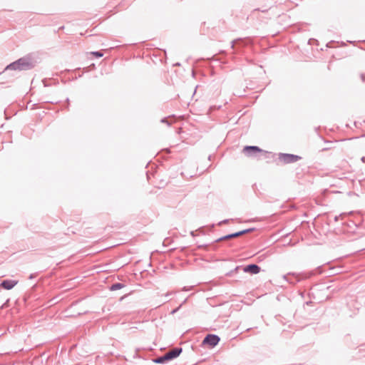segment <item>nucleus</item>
Segmentation results:
<instances>
[{"instance_id":"f3484780","label":"nucleus","mask_w":365,"mask_h":365,"mask_svg":"<svg viewBox=\"0 0 365 365\" xmlns=\"http://www.w3.org/2000/svg\"><path fill=\"white\" fill-rule=\"evenodd\" d=\"M343 215H344V214H340L339 215H336V216L334 217V221H335V222H337V221L339 220V219L341 216H343Z\"/></svg>"},{"instance_id":"423d86ee","label":"nucleus","mask_w":365,"mask_h":365,"mask_svg":"<svg viewBox=\"0 0 365 365\" xmlns=\"http://www.w3.org/2000/svg\"><path fill=\"white\" fill-rule=\"evenodd\" d=\"M220 341V336L216 334H209L205 336L202 341V344L208 345L211 348L216 346Z\"/></svg>"},{"instance_id":"6ab92c4d","label":"nucleus","mask_w":365,"mask_h":365,"mask_svg":"<svg viewBox=\"0 0 365 365\" xmlns=\"http://www.w3.org/2000/svg\"><path fill=\"white\" fill-rule=\"evenodd\" d=\"M240 41V39H237V40H234V41H232L231 48H234V46H235V43H236L237 41Z\"/></svg>"},{"instance_id":"f03ea898","label":"nucleus","mask_w":365,"mask_h":365,"mask_svg":"<svg viewBox=\"0 0 365 365\" xmlns=\"http://www.w3.org/2000/svg\"><path fill=\"white\" fill-rule=\"evenodd\" d=\"M255 230V227H251V228L242 230H240V231H238V232H234V233L228 234L227 235L222 236V237L215 240V242H222V241L228 240H230V239H232V238L238 237H240V236H242L243 235H245V234H247V233H250V232H253Z\"/></svg>"},{"instance_id":"bb28decb","label":"nucleus","mask_w":365,"mask_h":365,"mask_svg":"<svg viewBox=\"0 0 365 365\" xmlns=\"http://www.w3.org/2000/svg\"><path fill=\"white\" fill-rule=\"evenodd\" d=\"M232 245V243L228 244V246H230V247H231Z\"/></svg>"},{"instance_id":"39448f33","label":"nucleus","mask_w":365,"mask_h":365,"mask_svg":"<svg viewBox=\"0 0 365 365\" xmlns=\"http://www.w3.org/2000/svg\"><path fill=\"white\" fill-rule=\"evenodd\" d=\"M242 152L247 157H257L258 153L264 150L256 145H246L243 148Z\"/></svg>"},{"instance_id":"f8f14e48","label":"nucleus","mask_w":365,"mask_h":365,"mask_svg":"<svg viewBox=\"0 0 365 365\" xmlns=\"http://www.w3.org/2000/svg\"><path fill=\"white\" fill-rule=\"evenodd\" d=\"M243 267L242 266H237L234 269L229 272L227 275V276H232L235 272H238V270L242 269Z\"/></svg>"},{"instance_id":"b1692460","label":"nucleus","mask_w":365,"mask_h":365,"mask_svg":"<svg viewBox=\"0 0 365 365\" xmlns=\"http://www.w3.org/2000/svg\"><path fill=\"white\" fill-rule=\"evenodd\" d=\"M361 78H362V81H364V75H361Z\"/></svg>"},{"instance_id":"412c9836","label":"nucleus","mask_w":365,"mask_h":365,"mask_svg":"<svg viewBox=\"0 0 365 365\" xmlns=\"http://www.w3.org/2000/svg\"><path fill=\"white\" fill-rule=\"evenodd\" d=\"M161 122L162 123H167L168 125H170L169 122L168 121L167 118H164L161 120Z\"/></svg>"},{"instance_id":"7ed1b4c3","label":"nucleus","mask_w":365,"mask_h":365,"mask_svg":"<svg viewBox=\"0 0 365 365\" xmlns=\"http://www.w3.org/2000/svg\"><path fill=\"white\" fill-rule=\"evenodd\" d=\"M278 159L283 164H289L301 160L302 157L294 154L279 153Z\"/></svg>"},{"instance_id":"393cba45","label":"nucleus","mask_w":365,"mask_h":365,"mask_svg":"<svg viewBox=\"0 0 365 365\" xmlns=\"http://www.w3.org/2000/svg\"><path fill=\"white\" fill-rule=\"evenodd\" d=\"M327 148H323L322 150L324 151V150H327Z\"/></svg>"},{"instance_id":"9b49d317","label":"nucleus","mask_w":365,"mask_h":365,"mask_svg":"<svg viewBox=\"0 0 365 365\" xmlns=\"http://www.w3.org/2000/svg\"><path fill=\"white\" fill-rule=\"evenodd\" d=\"M153 361L155 364H164L168 361L165 355H163L161 356L157 357L153 359Z\"/></svg>"},{"instance_id":"aec40b11","label":"nucleus","mask_w":365,"mask_h":365,"mask_svg":"<svg viewBox=\"0 0 365 365\" xmlns=\"http://www.w3.org/2000/svg\"><path fill=\"white\" fill-rule=\"evenodd\" d=\"M36 276H37V274H34H34H31L29 278L30 279H32L35 278Z\"/></svg>"},{"instance_id":"a878e982","label":"nucleus","mask_w":365,"mask_h":365,"mask_svg":"<svg viewBox=\"0 0 365 365\" xmlns=\"http://www.w3.org/2000/svg\"><path fill=\"white\" fill-rule=\"evenodd\" d=\"M361 160H362L363 162L364 161V157H362Z\"/></svg>"},{"instance_id":"6e6552de","label":"nucleus","mask_w":365,"mask_h":365,"mask_svg":"<svg viewBox=\"0 0 365 365\" xmlns=\"http://www.w3.org/2000/svg\"><path fill=\"white\" fill-rule=\"evenodd\" d=\"M242 270L244 271V272H249L253 274H256L260 272L261 268L256 264H250L242 268Z\"/></svg>"},{"instance_id":"1a4fd4ad","label":"nucleus","mask_w":365,"mask_h":365,"mask_svg":"<svg viewBox=\"0 0 365 365\" xmlns=\"http://www.w3.org/2000/svg\"><path fill=\"white\" fill-rule=\"evenodd\" d=\"M16 284L17 281L5 279L1 282L0 287L5 289L9 290L11 289Z\"/></svg>"},{"instance_id":"a211bd4d","label":"nucleus","mask_w":365,"mask_h":365,"mask_svg":"<svg viewBox=\"0 0 365 365\" xmlns=\"http://www.w3.org/2000/svg\"><path fill=\"white\" fill-rule=\"evenodd\" d=\"M192 288H193V287H192V286L189 287H183V289H182V290H183V291H189V290H191Z\"/></svg>"},{"instance_id":"4be33fe9","label":"nucleus","mask_w":365,"mask_h":365,"mask_svg":"<svg viewBox=\"0 0 365 365\" xmlns=\"http://www.w3.org/2000/svg\"><path fill=\"white\" fill-rule=\"evenodd\" d=\"M207 247V245H199V246H198V247H199V248H202V247H205H205Z\"/></svg>"},{"instance_id":"20e7f679","label":"nucleus","mask_w":365,"mask_h":365,"mask_svg":"<svg viewBox=\"0 0 365 365\" xmlns=\"http://www.w3.org/2000/svg\"><path fill=\"white\" fill-rule=\"evenodd\" d=\"M301 275H302V274L289 272L287 274L283 275V279L291 284H296L301 281L302 278H307L309 277L304 275L301 277Z\"/></svg>"},{"instance_id":"5701e85b","label":"nucleus","mask_w":365,"mask_h":365,"mask_svg":"<svg viewBox=\"0 0 365 365\" xmlns=\"http://www.w3.org/2000/svg\"><path fill=\"white\" fill-rule=\"evenodd\" d=\"M190 235H191L192 236H195L194 231H192V232H190Z\"/></svg>"},{"instance_id":"2eb2a0df","label":"nucleus","mask_w":365,"mask_h":365,"mask_svg":"<svg viewBox=\"0 0 365 365\" xmlns=\"http://www.w3.org/2000/svg\"><path fill=\"white\" fill-rule=\"evenodd\" d=\"M231 220L232 221L233 220L231 219ZM230 221V219H226V220H222V221L219 222L217 225L220 226L222 224H226V223L229 222Z\"/></svg>"},{"instance_id":"f257e3e1","label":"nucleus","mask_w":365,"mask_h":365,"mask_svg":"<svg viewBox=\"0 0 365 365\" xmlns=\"http://www.w3.org/2000/svg\"><path fill=\"white\" fill-rule=\"evenodd\" d=\"M34 66L35 63L31 57L24 56L9 64L5 68L4 71H28L33 68Z\"/></svg>"},{"instance_id":"9d476101","label":"nucleus","mask_w":365,"mask_h":365,"mask_svg":"<svg viewBox=\"0 0 365 365\" xmlns=\"http://www.w3.org/2000/svg\"><path fill=\"white\" fill-rule=\"evenodd\" d=\"M124 287H125V284H123L122 283H120V282H116V283L113 284L110 287V290L115 291V290L120 289H122Z\"/></svg>"},{"instance_id":"dca6fc26","label":"nucleus","mask_w":365,"mask_h":365,"mask_svg":"<svg viewBox=\"0 0 365 365\" xmlns=\"http://www.w3.org/2000/svg\"><path fill=\"white\" fill-rule=\"evenodd\" d=\"M9 299H7L1 307V309L6 308L9 306Z\"/></svg>"},{"instance_id":"ddd939ff","label":"nucleus","mask_w":365,"mask_h":365,"mask_svg":"<svg viewBox=\"0 0 365 365\" xmlns=\"http://www.w3.org/2000/svg\"><path fill=\"white\" fill-rule=\"evenodd\" d=\"M92 54L97 58H100L103 56V53L101 51H93V52H92Z\"/></svg>"},{"instance_id":"0eeeda50","label":"nucleus","mask_w":365,"mask_h":365,"mask_svg":"<svg viewBox=\"0 0 365 365\" xmlns=\"http://www.w3.org/2000/svg\"><path fill=\"white\" fill-rule=\"evenodd\" d=\"M182 351V349L181 347H175L166 352L165 355L168 361H169L178 357Z\"/></svg>"},{"instance_id":"4468645a","label":"nucleus","mask_w":365,"mask_h":365,"mask_svg":"<svg viewBox=\"0 0 365 365\" xmlns=\"http://www.w3.org/2000/svg\"><path fill=\"white\" fill-rule=\"evenodd\" d=\"M186 302H187V299H185L182 302V304H181L178 307H177L176 309H173V310L171 312V314H173L176 313V312H177L180 309V307H182V305L183 304H185Z\"/></svg>"}]
</instances>
